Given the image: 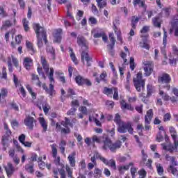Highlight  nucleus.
<instances>
[{"label":"nucleus","instance_id":"obj_46","mask_svg":"<svg viewBox=\"0 0 178 178\" xmlns=\"http://www.w3.org/2000/svg\"><path fill=\"white\" fill-rule=\"evenodd\" d=\"M114 90V95H113V99L118 101L119 99V92L118 91V88H113Z\"/></svg>","mask_w":178,"mask_h":178},{"label":"nucleus","instance_id":"obj_7","mask_svg":"<svg viewBox=\"0 0 178 178\" xmlns=\"http://www.w3.org/2000/svg\"><path fill=\"white\" fill-rule=\"evenodd\" d=\"M172 79L169 74L163 73L161 75L158 76V83L161 84H169Z\"/></svg>","mask_w":178,"mask_h":178},{"label":"nucleus","instance_id":"obj_25","mask_svg":"<svg viewBox=\"0 0 178 178\" xmlns=\"http://www.w3.org/2000/svg\"><path fill=\"white\" fill-rule=\"evenodd\" d=\"M25 170L29 173H34V165L26 164L25 165Z\"/></svg>","mask_w":178,"mask_h":178},{"label":"nucleus","instance_id":"obj_30","mask_svg":"<svg viewBox=\"0 0 178 178\" xmlns=\"http://www.w3.org/2000/svg\"><path fill=\"white\" fill-rule=\"evenodd\" d=\"M26 48L29 51H31V54H34L35 51H34V48L33 47V44L29 40L26 42Z\"/></svg>","mask_w":178,"mask_h":178},{"label":"nucleus","instance_id":"obj_55","mask_svg":"<svg viewBox=\"0 0 178 178\" xmlns=\"http://www.w3.org/2000/svg\"><path fill=\"white\" fill-rule=\"evenodd\" d=\"M11 124H12V127L14 129H17V127H19V122L16 120H13L11 122Z\"/></svg>","mask_w":178,"mask_h":178},{"label":"nucleus","instance_id":"obj_19","mask_svg":"<svg viewBox=\"0 0 178 178\" xmlns=\"http://www.w3.org/2000/svg\"><path fill=\"white\" fill-rule=\"evenodd\" d=\"M106 77V72H102L100 74L99 78V77H96L95 78V81H97V83H98V84H99V83H101V80L102 81H104V83H106V79H105Z\"/></svg>","mask_w":178,"mask_h":178},{"label":"nucleus","instance_id":"obj_43","mask_svg":"<svg viewBox=\"0 0 178 178\" xmlns=\"http://www.w3.org/2000/svg\"><path fill=\"white\" fill-rule=\"evenodd\" d=\"M70 51H71L70 56L72 58V60L75 63V65H77V58H76V55L74 54L72 49H70Z\"/></svg>","mask_w":178,"mask_h":178},{"label":"nucleus","instance_id":"obj_9","mask_svg":"<svg viewBox=\"0 0 178 178\" xmlns=\"http://www.w3.org/2000/svg\"><path fill=\"white\" fill-rule=\"evenodd\" d=\"M37 121L34 120V118L31 116H28L24 120V124L29 127V130H33L34 129V123Z\"/></svg>","mask_w":178,"mask_h":178},{"label":"nucleus","instance_id":"obj_58","mask_svg":"<svg viewBox=\"0 0 178 178\" xmlns=\"http://www.w3.org/2000/svg\"><path fill=\"white\" fill-rule=\"evenodd\" d=\"M4 129L6 130V135H7V136L12 135V131L9 130V127H8V124L4 125Z\"/></svg>","mask_w":178,"mask_h":178},{"label":"nucleus","instance_id":"obj_8","mask_svg":"<svg viewBox=\"0 0 178 178\" xmlns=\"http://www.w3.org/2000/svg\"><path fill=\"white\" fill-rule=\"evenodd\" d=\"M144 70H145V76H151V74L152 72H154V65L151 63L149 61H146L145 63V67H144Z\"/></svg>","mask_w":178,"mask_h":178},{"label":"nucleus","instance_id":"obj_33","mask_svg":"<svg viewBox=\"0 0 178 178\" xmlns=\"http://www.w3.org/2000/svg\"><path fill=\"white\" fill-rule=\"evenodd\" d=\"M114 48L115 44L112 43L107 45V49H108L110 54H111V56H113L115 55V51L113 50Z\"/></svg>","mask_w":178,"mask_h":178},{"label":"nucleus","instance_id":"obj_49","mask_svg":"<svg viewBox=\"0 0 178 178\" xmlns=\"http://www.w3.org/2000/svg\"><path fill=\"white\" fill-rule=\"evenodd\" d=\"M157 172L159 175H163V167L161 164H157Z\"/></svg>","mask_w":178,"mask_h":178},{"label":"nucleus","instance_id":"obj_63","mask_svg":"<svg viewBox=\"0 0 178 178\" xmlns=\"http://www.w3.org/2000/svg\"><path fill=\"white\" fill-rule=\"evenodd\" d=\"M104 35V32L102 33H95L93 35L94 38H101Z\"/></svg>","mask_w":178,"mask_h":178},{"label":"nucleus","instance_id":"obj_29","mask_svg":"<svg viewBox=\"0 0 178 178\" xmlns=\"http://www.w3.org/2000/svg\"><path fill=\"white\" fill-rule=\"evenodd\" d=\"M152 22L155 27L161 28V22H159V17L153 18Z\"/></svg>","mask_w":178,"mask_h":178},{"label":"nucleus","instance_id":"obj_51","mask_svg":"<svg viewBox=\"0 0 178 178\" xmlns=\"http://www.w3.org/2000/svg\"><path fill=\"white\" fill-rule=\"evenodd\" d=\"M108 166H111L112 169L116 170V162L114 160H110Z\"/></svg>","mask_w":178,"mask_h":178},{"label":"nucleus","instance_id":"obj_53","mask_svg":"<svg viewBox=\"0 0 178 178\" xmlns=\"http://www.w3.org/2000/svg\"><path fill=\"white\" fill-rule=\"evenodd\" d=\"M55 159H56L54 160V163L56 165V166H61L62 168V165L63 164L60 163V157L58 156L57 158L56 157Z\"/></svg>","mask_w":178,"mask_h":178},{"label":"nucleus","instance_id":"obj_48","mask_svg":"<svg viewBox=\"0 0 178 178\" xmlns=\"http://www.w3.org/2000/svg\"><path fill=\"white\" fill-rule=\"evenodd\" d=\"M37 71L38 73L40 76H42V77H43V79L45 80V79H47V76H45V74H44V72H42V68L38 67L37 68Z\"/></svg>","mask_w":178,"mask_h":178},{"label":"nucleus","instance_id":"obj_15","mask_svg":"<svg viewBox=\"0 0 178 178\" xmlns=\"http://www.w3.org/2000/svg\"><path fill=\"white\" fill-rule=\"evenodd\" d=\"M76 152H73L70 155L68 156V160L70 162V166L72 168H74L76 166Z\"/></svg>","mask_w":178,"mask_h":178},{"label":"nucleus","instance_id":"obj_20","mask_svg":"<svg viewBox=\"0 0 178 178\" xmlns=\"http://www.w3.org/2000/svg\"><path fill=\"white\" fill-rule=\"evenodd\" d=\"M39 122H40L42 127L43 128L42 132L45 133V131H47V130H48V125L47 124L45 120L44 119V118H40L39 119Z\"/></svg>","mask_w":178,"mask_h":178},{"label":"nucleus","instance_id":"obj_60","mask_svg":"<svg viewBox=\"0 0 178 178\" xmlns=\"http://www.w3.org/2000/svg\"><path fill=\"white\" fill-rule=\"evenodd\" d=\"M139 175L141 177L140 178H145V176H147V172L144 170H141L138 172Z\"/></svg>","mask_w":178,"mask_h":178},{"label":"nucleus","instance_id":"obj_52","mask_svg":"<svg viewBox=\"0 0 178 178\" xmlns=\"http://www.w3.org/2000/svg\"><path fill=\"white\" fill-rule=\"evenodd\" d=\"M134 5L135 6L136 5H139V6L144 8V1H141V0H135L134 2Z\"/></svg>","mask_w":178,"mask_h":178},{"label":"nucleus","instance_id":"obj_4","mask_svg":"<svg viewBox=\"0 0 178 178\" xmlns=\"http://www.w3.org/2000/svg\"><path fill=\"white\" fill-rule=\"evenodd\" d=\"M33 29L35 30L36 35L38 30L39 37H42L43 38V40L44 41V44H47L48 42V40H47V32H45V29H44V27L40 26V24H34Z\"/></svg>","mask_w":178,"mask_h":178},{"label":"nucleus","instance_id":"obj_37","mask_svg":"<svg viewBox=\"0 0 178 178\" xmlns=\"http://www.w3.org/2000/svg\"><path fill=\"white\" fill-rule=\"evenodd\" d=\"M62 168L58 169L59 174L60 175V178H66V173L65 172V165H61Z\"/></svg>","mask_w":178,"mask_h":178},{"label":"nucleus","instance_id":"obj_23","mask_svg":"<svg viewBox=\"0 0 178 178\" xmlns=\"http://www.w3.org/2000/svg\"><path fill=\"white\" fill-rule=\"evenodd\" d=\"M61 124L65 128H67L68 126H70V127H73V124L70 122V120H69V118H65V121L61 122Z\"/></svg>","mask_w":178,"mask_h":178},{"label":"nucleus","instance_id":"obj_13","mask_svg":"<svg viewBox=\"0 0 178 178\" xmlns=\"http://www.w3.org/2000/svg\"><path fill=\"white\" fill-rule=\"evenodd\" d=\"M54 42H57L58 44H60V41H62V29H57L56 33L54 34Z\"/></svg>","mask_w":178,"mask_h":178},{"label":"nucleus","instance_id":"obj_21","mask_svg":"<svg viewBox=\"0 0 178 178\" xmlns=\"http://www.w3.org/2000/svg\"><path fill=\"white\" fill-rule=\"evenodd\" d=\"M86 79H84L83 76L78 75L75 78V81L78 84V86H83L84 84Z\"/></svg>","mask_w":178,"mask_h":178},{"label":"nucleus","instance_id":"obj_5","mask_svg":"<svg viewBox=\"0 0 178 178\" xmlns=\"http://www.w3.org/2000/svg\"><path fill=\"white\" fill-rule=\"evenodd\" d=\"M81 51V62H83L84 65V60H86L87 66L90 67V66H91V62H92V58L90 57V54H88V49H82Z\"/></svg>","mask_w":178,"mask_h":178},{"label":"nucleus","instance_id":"obj_16","mask_svg":"<svg viewBox=\"0 0 178 178\" xmlns=\"http://www.w3.org/2000/svg\"><path fill=\"white\" fill-rule=\"evenodd\" d=\"M4 169L7 173L8 177H10L13 175L14 168H13V165H12V163H8V166L5 167Z\"/></svg>","mask_w":178,"mask_h":178},{"label":"nucleus","instance_id":"obj_41","mask_svg":"<svg viewBox=\"0 0 178 178\" xmlns=\"http://www.w3.org/2000/svg\"><path fill=\"white\" fill-rule=\"evenodd\" d=\"M156 141L161 143V141H163V135H162V132L159 131L156 137Z\"/></svg>","mask_w":178,"mask_h":178},{"label":"nucleus","instance_id":"obj_10","mask_svg":"<svg viewBox=\"0 0 178 178\" xmlns=\"http://www.w3.org/2000/svg\"><path fill=\"white\" fill-rule=\"evenodd\" d=\"M170 133L175 144V147L177 148V149H178V137L177 135L176 134V129H175V127H170Z\"/></svg>","mask_w":178,"mask_h":178},{"label":"nucleus","instance_id":"obj_42","mask_svg":"<svg viewBox=\"0 0 178 178\" xmlns=\"http://www.w3.org/2000/svg\"><path fill=\"white\" fill-rule=\"evenodd\" d=\"M130 165H124L118 167V170L120 173H123V170H129Z\"/></svg>","mask_w":178,"mask_h":178},{"label":"nucleus","instance_id":"obj_1","mask_svg":"<svg viewBox=\"0 0 178 178\" xmlns=\"http://www.w3.org/2000/svg\"><path fill=\"white\" fill-rule=\"evenodd\" d=\"M104 145L103 146L104 149L109 148L111 152H115L117 149H119L122 147V142L120 140L116 141L115 143H112L111 139L106 138L104 140Z\"/></svg>","mask_w":178,"mask_h":178},{"label":"nucleus","instance_id":"obj_2","mask_svg":"<svg viewBox=\"0 0 178 178\" xmlns=\"http://www.w3.org/2000/svg\"><path fill=\"white\" fill-rule=\"evenodd\" d=\"M133 81L134 86L138 92H141V88L142 90H144L145 88V81L143 79V74L138 72L137 74L136 78L133 79Z\"/></svg>","mask_w":178,"mask_h":178},{"label":"nucleus","instance_id":"obj_45","mask_svg":"<svg viewBox=\"0 0 178 178\" xmlns=\"http://www.w3.org/2000/svg\"><path fill=\"white\" fill-rule=\"evenodd\" d=\"M72 95H76V92L72 88H69L67 90V95H66L67 98L72 97Z\"/></svg>","mask_w":178,"mask_h":178},{"label":"nucleus","instance_id":"obj_26","mask_svg":"<svg viewBox=\"0 0 178 178\" xmlns=\"http://www.w3.org/2000/svg\"><path fill=\"white\" fill-rule=\"evenodd\" d=\"M104 0H96V2L97 3V6L99 8L100 10L101 9H103V8H105L106 6V1H103Z\"/></svg>","mask_w":178,"mask_h":178},{"label":"nucleus","instance_id":"obj_12","mask_svg":"<svg viewBox=\"0 0 178 178\" xmlns=\"http://www.w3.org/2000/svg\"><path fill=\"white\" fill-rule=\"evenodd\" d=\"M42 88H43V90H44L46 91L47 94H49L51 95V97L54 95L55 89H54V85H52V83L49 84V88H48V86H47V85L45 83H43Z\"/></svg>","mask_w":178,"mask_h":178},{"label":"nucleus","instance_id":"obj_27","mask_svg":"<svg viewBox=\"0 0 178 178\" xmlns=\"http://www.w3.org/2000/svg\"><path fill=\"white\" fill-rule=\"evenodd\" d=\"M47 52L51 54L52 58L55 59V49H54V47H52V46H48L47 47Z\"/></svg>","mask_w":178,"mask_h":178},{"label":"nucleus","instance_id":"obj_38","mask_svg":"<svg viewBox=\"0 0 178 178\" xmlns=\"http://www.w3.org/2000/svg\"><path fill=\"white\" fill-rule=\"evenodd\" d=\"M65 170L67 173V177L72 178V176H73V171L72 169H70V167L69 165L65 166Z\"/></svg>","mask_w":178,"mask_h":178},{"label":"nucleus","instance_id":"obj_34","mask_svg":"<svg viewBox=\"0 0 178 178\" xmlns=\"http://www.w3.org/2000/svg\"><path fill=\"white\" fill-rule=\"evenodd\" d=\"M120 104L122 109H131V106L126 103L124 100L121 101Z\"/></svg>","mask_w":178,"mask_h":178},{"label":"nucleus","instance_id":"obj_59","mask_svg":"<svg viewBox=\"0 0 178 178\" xmlns=\"http://www.w3.org/2000/svg\"><path fill=\"white\" fill-rule=\"evenodd\" d=\"M148 31H149V27H148V26H143L142 30L140 31V33L142 34H147V33H148Z\"/></svg>","mask_w":178,"mask_h":178},{"label":"nucleus","instance_id":"obj_56","mask_svg":"<svg viewBox=\"0 0 178 178\" xmlns=\"http://www.w3.org/2000/svg\"><path fill=\"white\" fill-rule=\"evenodd\" d=\"M92 12L94 13V15H98V13H99L98 8H97V6H95L94 4H92Z\"/></svg>","mask_w":178,"mask_h":178},{"label":"nucleus","instance_id":"obj_6","mask_svg":"<svg viewBox=\"0 0 178 178\" xmlns=\"http://www.w3.org/2000/svg\"><path fill=\"white\" fill-rule=\"evenodd\" d=\"M76 42L81 47V50L85 51V49H88V42L84 36L79 35L76 38Z\"/></svg>","mask_w":178,"mask_h":178},{"label":"nucleus","instance_id":"obj_32","mask_svg":"<svg viewBox=\"0 0 178 178\" xmlns=\"http://www.w3.org/2000/svg\"><path fill=\"white\" fill-rule=\"evenodd\" d=\"M7 27H12V23H10V21L9 20H6L3 23V25L1 27V30H5Z\"/></svg>","mask_w":178,"mask_h":178},{"label":"nucleus","instance_id":"obj_3","mask_svg":"<svg viewBox=\"0 0 178 178\" xmlns=\"http://www.w3.org/2000/svg\"><path fill=\"white\" fill-rule=\"evenodd\" d=\"M118 133L124 134V133H129V134H133V127H131V123L129 122H122L118 125Z\"/></svg>","mask_w":178,"mask_h":178},{"label":"nucleus","instance_id":"obj_11","mask_svg":"<svg viewBox=\"0 0 178 178\" xmlns=\"http://www.w3.org/2000/svg\"><path fill=\"white\" fill-rule=\"evenodd\" d=\"M140 37L143 38V41L139 43L140 48H144L145 49H149V44L147 41V34L141 35Z\"/></svg>","mask_w":178,"mask_h":178},{"label":"nucleus","instance_id":"obj_50","mask_svg":"<svg viewBox=\"0 0 178 178\" xmlns=\"http://www.w3.org/2000/svg\"><path fill=\"white\" fill-rule=\"evenodd\" d=\"M54 68H50V72L49 74V79L50 81H55V80L54 79Z\"/></svg>","mask_w":178,"mask_h":178},{"label":"nucleus","instance_id":"obj_62","mask_svg":"<svg viewBox=\"0 0 178 178\" xmlns=\"http://www.w3.org/2000/svg\"><path fill=\"white\" fill-rule=\"evenodd\" d=\"M170 118H171L170 113H166L163 117V121L168 122V120H170Z\"/></svg>","mask_w":178,"mask_h":178},{"label":"nucleus","instance_id":"obj_64","mask_svg":"<svg viewBox=\"0 0 178 178\" xmlns=\"http://www.w3.org/2000/svg\"><path fill=\"white\" fill-rule=\"evenodd\" d=\"M1 97L2 98H5V97H6L8 92L6 91V89L5 88H2L1 90Z\"/></svg>","mask_w":178,"mask_h":178},{"label":"nucleus","instance_id":"obj_35","mask_svg":"<svg viewBox=\"0 0 178 178\" xmlns=\"http://www.w3.org/2000/svg\"><path fill=\"white\" fill-rule=\"evenodd\" d=\"M114 122L116 123L117 125L120 124V123H123L124 121H122V118L120 115L115 114V117L114 118Z\"/></svg>","mask_w":178,"mask_h":178},{"label":"nucleus","instance_id":"obj_18","mask_svg":"<svg viewBox=\"0 0 178 178\" xmlns=\"http://www.w3.org/2000/svg\"><path fill=\"white\" fill-rule=\"evenodd\" d=\"M31 65H33V60L30 58H26L24 60V66L26 67V70H30V67H31Z\"/></svg>","mask_w":178,"mask_h":178},{"label":"nucleus","instance_id":"obj_39","mask_svg":"<svg viewBox=\"0 0 178 178\" xmlns=\"http://www.w3.org/2000/svg\"><path fill=\"white\" fill-rule=\"evenodd\" d=\"M51 149H52L53 158H56V155H58V149H56V145H52Z\"/></svg>","mask_w":178,"mask_h":178},{"label":"nucleus","instance_id":"obj_24","mask_svg":"<svg viewBox=\"0 0 178 178\" xmlns=\"http://www.w3.org/2000/svg\"><path fill=\"white\" fill-rule=\"evenodd\" d=\"M168 172H171L174 176H178V170L177 168H175L173 165H170L168 168Z\"/></svg>","mask_w":178,"mask_h":178},{"label":"nucleus","instance_id":"obj_54","mask_svg":"<svg viewBox=\"0 0 178 178\" xmlns=\"http://www.w3.org/2000/svg\"><path fill=\"white\" fill-rule=\"evenodd\" d=\"M76 111H77V108L72 107L69 111H67V115H73L76 113Z\"/></svg>","mask_w":178,"mask_h":178},{"label":"nucleus","instance_id":"obj_22","mask_svg":"<svg viewBox=\"0 0 178 178\" xmlns=\"http://www.w3.org/2000/svg\"><path fill=\"white\" fill-rule=\"evenodd\" d=\"M139 20H140V18H138V17H136V16L131 17V27L133 29H136V27L137 26V23H138Z\"/></svg>","mask_w":178,"mask_h":178},{"label":"nucleus","instance_id":"obj_61","mask_svg":"<svg viewBox=\"0 0 178 178\" xmlns=\"http://www.w3.org/2000/svg\"><path fill=\"white\" fill-rule=\"evenodd\" d=\"M24 140H26V135L22 134L19 136V141L23 144L24 143Z\"/></svg>","mask_w":178,"mask_h":178},{"label":"nucleus","instance_id":"obj_47","mask_svg":"<svg viewBox=\"0 0 178 178\" xmlns=\"http://www.w3.org/2000/svg\"><path fill=\"white\" fill-rule=\"evenodd\" d=\"M26 88L29 91V92H30V94L32 95V98L33 99H35L36 97H35V93L34 92H33V89L31 88V87H30L29 85L26 86Z\"/></svg>","mask_w":178,"mask_h":178},{"label":"nucleus","instance_id":"obj_36","mask_svg":"<svg viewBox=\"0 0 178 178\" xmlns=\"http://www.w3.org/2000/svg\"><path fill=\"white\" fill-rule=\"evenodd\" d=\"M147 97H151V95H152V92H154V88L152 87V86L147 85Z\"/></svg>","mask_w":178,"mask_h":178},{"label":"nucleus","instance_id":"obj_14","mask_svg":"<svg viewBox=\"0 0 178 178\" xmlns=\"http://www.w3.org/2000/svg\"><path fill=\"white\" fill-rule=\"evenodd\" d=\"M153 116L154 113L152 112V109H149L147 112V115L145 116V124H149V123H151V120H152Z\"/></svg>","mask_w":178,"mask_h":178},{"label":"nucleus","instance_id":"obj_40","mask_svg":"<svg viewBox=\"0 0 178 178\" xmlns=\"http://www.w3.org/2000/svg\"><path fill=\"white\" fill-rule=\"evenodd\" d=\"M23 26L25 31H29V29H30L29 27V21L26 18L23 19Z\"/></svg>","mask_w":178,"mask_h":178},{"label":"nucleus","instance_id":"obj_57","mask_svg":"<svg viewBox=\"0 0 178 178\" xmlns=\"http://www.w3.org/2000/svg\"><path fill=\"white\" fill-rule=\"evenodd\" d=\"M95 175H96V176H97V177H101V176L102 175V171L101 170H99V168H95Z\"/></svg>","mask_w":178,"mask_h":178},{"label":"nucleus","instance_id":"obj_31","mask_svg":"<svg viewBox=\"0 0 178 178\" xmlns=\"http://www.w3.org/2000/svg\"><path fill=\"white\" fill-rule=\"evenodd\" d=\"M37 31V38H38V46L39 48H41L42 47V36H40V33H38V30L36 29Z\"/></svg>","mask_w":178,"mask_h":178},{"label":"nucleus","instance_id":"obj_17","mask_svg":"<svg viewBox=\"0 0 178 178\" xmlns=\"http://www.w3.org/2000/svg\"><path fill=\"white\" fill-rule=\"evenodd\" d=\"M41 63L45 73L48 74V72H49V65H48L47 60H45V57L41 56Z\"/></svg>","mask_w":178,"mask_h":178},{"label":"nucleus","instance_id":"obj_28","mask_svg":"<svg viewBox=\"0 0 178 178\" xmlns=\"http://www.w3.org/2000/svg\"><path fill=\"white\" fill-rule=\"evenodd\" d=\"M9 137H10V136L6 135V134H5L2 137L1 141H2V144H3V147H6V145L8 144V141H9Z\"/></svg>","mask_w":178,"mask_h":178},{"label":"nucleus","instance_id":"obj_44","mask_svg":"<svg viewBox=\"0 0 178 178\" xmlns=\"http://www.w3.org/2000/svg\"><path fill=\"white\" fill-rule=\"evenodd\" d=\"M104 93L106 95H111V94H113V89L105 87L104 88Z\"/></svg>","mask_w":178,"mask_h":178}]
</instances>
